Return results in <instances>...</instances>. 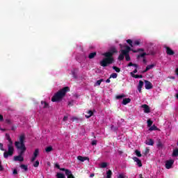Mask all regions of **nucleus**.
I'll use <instances>...</instances> for the list:
<instances>
[{
	"label": "nucleus",
	"mask_w": 178,
	"mask_h": 178,
	"mask_svg": "<svg viewBox=\"0 0 178 178\" xmlns=\"http://www.w3.org/2000/svg\"><path fill=\"white\" fill-rule=\"evenodd\" d=\"M115 54H118L116 47H111L108 51L104 53L102 55L105 58L100 61V66H102V67H106L109 66V65L114 63L115 58H113V55H115Z\"/></svg>",
	"instance_id": "1"
},
{
	"label": "nucleus",
	"mask_w": 178,
	"mask_h": 178,
	"mask_svg": "<svg viewBox=\"0 0 178 178\" xmlns=\"http://www.w3.org/2000/svg\"><path fill=\"white\" fill-rule=\"evenodd\" d=\"M26 136L24 134H22L19 136V141H15V145L17 149H19L20 152H19V156H23L24 155V152L26 151L27 148L26 147V145H24V140Z\"/></svg>",
	"instance_id": "2"
},
{
	"label": "nucleus",
	"mask_w": 178,
	"mask_h": 178,
	"mask_svg": "<svg viewBox=\"0 0 178 178\" xmlns=\"http://www.w3.org/2000/svg\"><path fill=\"white\" fill-rule=\"evenodd\" d=\"M67 91H70V88L68 86L64 87L63 89L58 90L51 98L52 102H58V101H60Z\"/></svg>",
	"instance_id": "3"
},
{
	"label": "nucleus",
	"mask_w": 178,
	"mask_h": 178,
	"mask_svg": "<svg viewBox=\"0 0 178 178\" xmlns=\"http://www.w3.org/2000/svg\"><path fill=\"white\" fill-rule=\"evenodd\" d=\"M125 48H126L125 49L121 50V53L123 54V55H124L127 62H129V60H131V58H130V54H129V52L131 51V48L129 46H126Z\"/></svg>",
	"instance_id": "4"
},
{
	"label": "nucleus",
	"mask_w": 178,
	"mask_h": 178,
	"mask_svg": "<svg viewBox=\"0 0 178 178\" xmlns=\"http://www.w3.org/2000/svg\"><path fill=\"white\" fill-rule=\"evenodd\" d=\"M8 152H4L3 153V157L5 158V159H8L9 156H13V152L15 151V148H13V146H8Z\"/></svg>",
	"instance_id": "5"
},
{
	"label": "nucleus",
	"mask_w": 178,
	"mask_h": 178,
	"mask_svg": "<svg viewBox=\"0 0 178 178\" xmlns=\"http://www.w3.org/2000/svg\"><path fill=\"white\" fill-rule=\"evenodd\" d=\"M173 163L175 161L173 160H168L165 162V168L166 169H171L172 166H173Z\"/></svg>",
	"instance_id": "6"
},
{
	"label": "nucleus",
	"mask_w": 178,
	"mask_h": 178,
	"mask_svg": "<svg viewBox=\"0 0 178 178\" xmlns=\"http://www.w3.org/2000/svg\"><path fill=\"white\" fill-rule=\"evenodd\" d=\"M156 144L159 149H162V148H163V143H162V140L161 139L157 138Z\"/></svg>",
	"instance_id": "7"
},
{
	"label": "nucleus",
	"mask_w": 178,
	"mask_h": 178,
	"mask_svg": "<svg viewBox=\"0 0 178 178\" xmlns=\"http://www.w3.org/2000/svg\"><path fill=\"white\" fill-rule=\"evenodd\" d=\"M132 159L134 161V162H136L138 168H141V166H143V163L141 162V160L138 159V157L134 156L132 158Z\"/></svg>",
	"instance_id": "8"
},
{
	"label": "nucleus",
	"mask_w": 178,
	"mask_h": 178,
	"mask_svg": "<svg viewBox=\"0 0 178 178\" xmlns=\"http://www.w3.org/2000/svg\"><path fill=\"white\" fill-rule=\"evenodd\" d=\"M141 108H143L145 113H149L151 112V108H149V106L147 104H143L141 106Z\"/></svg>",
	"instance_id": "9"
},
{
	"label": "nucleus",
	"mask_w": 178,
	"mask_h": 178,
	"mask_svg": "<svg viewBox=\"0 0 178 178\" xmlns=\"http://www.w3.org/2000/svg\"><path fill=\"white\" fill-rule=\"evenodd\" d=\"M145 87L146 90H151L152 88V83L149 81H145Z\"/></svg>",
	"instance_id": "10"
},
{
	"label": "nucleus",
	"mask_w": 178,
	"mask_h": 178,
	"mask_svg": "<svg viewBox=\"0 0 178 178\" xmlns=\"http://www.w3.org/2000/svg\"><path fill=\"white\" fill-rule=\"evenodd\" d=\"M165 48L167 55L172 56L175 54V51L170 47L165 46Z\"/></svg>",
	"instance_id": "11"
},
{
	"label": "nucleus",
	"mask_w": 178,
	"mask_h": 178,
	"mask_svg": "<svg viewBox=\"0 0 178 178\" xmlns=\"http://www.w3.org/2000/svg\"><path fill=\"white\" fill-rule=\"evenodd\" d=\"M6 138L9 143L8 146H13V141L12 140V138H10L9 134H6Z\"/></svg>",
	"instance_id": "12"
},
{
	"label": "nucleus",
	"mask_w": 178,
	"mask_h": 178,
	"mask_svg": "<svg viewBox=\"0 0 178 178\" xmlns=\"http://www.w3.org/2000/svg\"><path fill=\"white\" fill-rule=\"evenodd\" d=\"M14 161L15 162H23V161H24V157H23V156H14Z\"/></svg>",
	"instance_id": "13"
},
{
	"label": "nucleus",
	"mask_w": 178,
	"mask_h": 178,
	"mask_svg": "<svg viewBox=\"0 0 178 178\" xmlns=\"http://www.w3.org/2000/svg\"><path fill=\"white\" fill-rule=\"evenodd\" d=\"M77 159L81 162H84V161H90V158L87 156H78Z\"/></svg>",
	"instance_id": "14"
},
{
	"label": "nucleus",
	"mask_w": 178,
	"mask_h": 178,
	"mask_svg": "<svg viewBox=\"0 0 178 178\" xmlns=\"http://www.w3.org/2000/svg\"><path fill=\"white\" fill-rule=\"evenodd\" d=\"M65 175L67 178H74V176L72 174V171H70V170H67Z\"/></svg>",
	"instance_id": "15"
},
{
	"label": "nucleus",
	"mask_w": 178,
	"mask_h": 178,
	"mask_svg": "<svg viewBox=\"0 0 178 178\" xmlns=\"http://www.w3.org/2000/svg\"><path fill=\"white\" fill-rule=\"evenodd\" d=\"M143 86L144 82L143 81H139V83L138 85V91H139V92H141V88H143Z\"/></svg>",
	"instance_id": "16"
},
{
	"label": "nucleus",
	"mask_w": 178,
	"mask_h": 178,
	"mask_svg": "<svg viewBox=\"0 0 178 178\" xmlns=\"http://www.w3.org/2000/svg\"><path fill=\"white\" fill-rule=\"evenodd\" d=\"M131 102V99L130 98H125L122 100V104L123 105H127V104H130Z\"/></svg>",
	"instance_id": "17"
},
{
	"label": "nucleus",
	"mask_w": 178,
	"mask_h": 178,
	"mask_svg": "<svg viewBox=\"0 0 178 178\" xmlns=\"http://www.w3.org/2000/svg\"><path fill=\"white\" fill-rule=\"evenodd\" d=\"M41 104L42 105V108L44 109H47V108H49V104L47 103L45 101H42Z\"/></svg>",
	"instance_id": "18"
},
{
	"label": "nucleus",
	"mask_w": 178,
	"mask_h": 178,
	"mask_svg": "<svg viewBox=\"0 0 178 178\" xmlns=\"http://www.w3.org/2000/svg\"><path fill=\"white\" fill-rule=\"evenodd\" d=\"M145 144L147 145H154V140L150 138L148 140H146Z\"/></svg>",
	"instance_id": "19"
},
{
	"label": "nucleus",
	"mask_w": 178,
	"mask_h": 178,
	"mask_svg": "<svg viewBox=\"0 0 178 178\" xmlns=\"http://www.w3.org/2000/svg\"><path fill=\"white\" fill-rule=\"evenodd\" d=\"M92 115H94V113L92 112V111L90 110L88 111V115H86L85 116L86 119H90V118H91Z\"/></svg>",
	"instance_id": "20"
},
{
	"label": "nucleus",
	"mask_w": 178,
	"mask_h": 178,
	"mask_svg": "<svg viewBox=\"0 0 178 178\" xmlns=\"http://www.w3.org/2000/svg\"><path fill=\"white\" fill-rule=\"evenodd\" d=\"M131 51L134 52V54H137V52H144V49L140 48V49H131Z\"/></svg>",
	"instance_id": "21"
},
{
	"label": "nucleus",
	"mask_w": 178,
	"mask_h": 178,
	"mask_svg": "<svg viewBox=\"0 0 178 178\" xmlns=\"http://www.w3.org/2000/svg\"><path fill=\"white\" fill-rule=\"evenodd\" d=\"M71 120L72 122H76V123H79V121L81 122V118H79L77 117H72Z\"/></svg>",
	"instance_id": "22"
},
{
	"label": "nucleus",
	"mask_w": 178,
	"mask_h": 178,
	"mask_svg": "<svg viewBox=\"0 0 178 178\" xmlns=\"http://www.w3.org/2000/svg\"><path fill=\"white\" fill-rule=\"evenodd\" d=\"M97 56V52L90 53L88 56L89 59H94Z\"/></svg>",
	"instance_id": "23"
},
{
	"label": "nucleus",
	"mask_w": 178,
	"mask_h": 178,
	"mask_svg": "<svg viewBox=\"0 0 178 178\" xmlns=\"http://www.w3.org/2000/svg\"><path fill=\"white\" fill-rule=\"evenodd\" d=\"M20 168H21V169H24V170H25V172H27L29 170V167L24 164H21Z\"/></svg>",
	"instance_id": "24"
},
{
	"label": "nucleus",
	"mask_w": 178,
	"mask_h": 178,
	"mask_svg": "<svg viewBox=\"0 0 178 178\" xmlns=\"http://www.w3.org/2000/svg\"><path fill=\"white\" fill-rule=\"evenodd\" d=\"M111 177H112V170H108L106 172V178H111Z\"/></svg>",
	"instance_id": "25"
},
{
	"label": "nucleus",
	"mask_w": 178,
	"mask_h": 178,
	"mask_svg": "<svg viewBox=\"0 0 178 178\" xmlns=\"http://www.w3.org/2000/svg\"><path fill=\"white\" fill-rule=\"evenodd\" d=\"M39 154H40V149H35L34 152H33V156L35 157H38Z\"/></svg>",
	"instance_id": "26"
},
{
	"label": "nucleus",
	"mask_w": 178,
	"mask_h": 178,
	"mask_svg": "<svg viewBox=\"0 0 178 178\" xmlns=\"http://www.w3.org/2000/svg\"><path fill=\"white\" fill-rule=\"evenodd\" d=\"M57 178H66L64 174H62L60 172L57 173L56 175Z\"/></svg>",
	"instance_id": "27"
},
{
	"label": "nucleus",
	"mask_w": 178,
	"mask_h": 178,
	"mask_svg": "<svg viewBox=\"0 0 178 178\" xmlns=\"http://www.w3.org/2000/svg\"><path fill=\"white\" fill-rule=\"evenodd\" d=\"M135 154H136V156H138V158H141V156H142L141 152L136 149V150H135Z\"/></svg>",
	"instance_id": "28"
},
{
	"label": "nucleus",
	"mask_w": 178,
	"mask_h": 178,
	"mask_svg": "<svg viewBox=\"0 0 178 178\" xmlns=\"http://www.w3.org/2000/svg\"><path fill=\"white\" fill-rule=\"evenodd\" d=\"M178 156V148L175 149L172 152V156Z\"/></svg>",
	"instance_id": "29"
},
{
	"label": "nucleus",
	"mask_w": 178,
	"mask_h": 178,
	"mask_svg": "<svg viewBox=\"0 0 178 178\" xmlns=\"http://www.w3.org/2000/svg\"><path fill=\"white\" fill-rule=\"evenodd\" d=\"M146 67L147 70H151V69H154V67H155V64L149 65Z\"/></svg>",
	"instance_id": "30"
},
{
	"label": "nucleus",
	"mask_w": 178,
	"mask_h": 178,
	"mask_svg": "<svg viewBox=\"0 0 178 178\" xmlns=\"http://www.w3.org/2000/svg\"><path fill=\"white\" fill-rule=\"evenodd\" d=\"M124 59V54H123V53H122L118 56V60H123Z\"/></svg>",
	"instance_id": "31"
},
{
	"label": "nucleus",
	"mask_w": 178,
	"mask_h": 178,
	"mask_svg": "<svg viewBox=\"0 0 178 178\" xmlns=\"http://www.w3.org/2000/svg\"><path fill=\"white\" fill-rule=\"evenodd\" d=\"M118 78V74L113 73L110 75V79H117Z\"/></svg>",
	"instance_id": "32"
},
{
	"label": "nucleus",
	"mask_w": 178,
	"mask_h": 178,
	"mask_svg": "<svg viewBox=\"0 0 178 178\" xmlns=\"http://www.w3.org/2000/svg\"><path fill=\"white\" fill-rule=\"evenodd\" d=\"M113 70H115L117 73H120V68L116 67V66H113Z\"/></svg>",
	"instance_id": "33"
},
{
	"label": "nucleus",
	"mask_w": 178,
	"mask_h": 178,
	"mask_svg": "<svg viewBox=\"0 0 178 178\" xmlns=\"http://www.w3.org/2000/svg\"><path fill=\"white\" fill-rule=\"evenodd\" d=\"M127 44H129L130 45V47H131V48H133V40H132L128 39L127 40Z\"/></svg>",
	"instance_id": "34"
},
{
	"label": "nucleus",
	"mask_w": 178,
	"mask_h": 178,
	"mask_svg": "<svg viewBox=\"0 0 178 178\" xmlns=\"http://www.w3.org/2000/svg\"><path fill=\"white\" fill-rule=\"evenodd\" d=\"M124 97H126V95H124V94L120 95H117L116 99H122V98H124Z\"/></svg>",
	"instance_id": "35"
},
{
	"label": "nucleus",
	"mask_w": 178,
	"mask_h": 178,
	"mask_svg": "<svg viewBox=\"0 0 178 178\" xmlns=\"http://www.w3.org/2000/svg\"><path fill=\"white\" fill-rule=\"evenodd\" d=\"M52 149H54L52 148V147L49 146V147H47L45 149V151H46V152H51V151H52Z\"/></svg>",
	"instance_id": "36"
},
{
	"label": "nucleus",
	"mask_w": 178,
	"mask_h": 178,
	"mask_svg": "<svg viewBox=\"0 0 178 178\" xmlns=\"http://www.w3.org/2000/svg\"><path fill=\"white\" fill-rule=\"evenodd\" d=\"M149 130H150V131H154V130H158V127H157L156 126H155V125H153V126H152V127L149 128Z\"/></svg>",
	"instance_id": "37"
},
{
	"label": "nucleus",
	"mask_w": 178,
	"mask_h": 178,
	"mask_svg": "<svg viewBox=\"0 0 178 178\" xmlns=\"http://www.w3.org/2000/svg\"><path fill=\"white\" fill-rule=\"evenodd\" d=\"M154 122H152V120H147V126H148V127H151V126H152V124H153Z\"/></svg>",
	"instance_id": "38"
},
{
	"label": "nucleus",
	"mask_w": 178,
	"mask_h": 178,
	"mask_svg": "<svg viewBox=\"0 0 178 178\" xmlns=\"http://www.w3.org/2000/svg\"><path fill=\"white\" fill-rule=\"evenodd\" d=\"M106 166H108V163H105V162L102 163L101 168H106Z\"/></svg>",
	"instance_id": "39"
},
{
	"label": "nucleus",
	"mask_w": 178,
	"mask_h": 178,
	"mask_svg": "<svg viewBox=\"0 0 178 178\" xmlns=\"http://www.w3.org/2000/svg\"><path fill=\"white\" fill-rule=\"evenodd\" d=\"M148 154H149V149L146 147L145 149L144 155H148Z\"/></svg>",
	"instance_id": "40"
},
{
	"label": "nucleus",
	"mask_w": 178,
	"mask_h": 178,
	"mask_svg": "<svg viewBox=\"0 0 178 178\" xmlns=\"http://www.w3.org/2000/svg\"><path fill=\"white\" fill-rule=\"evenodd\" d=\"M34 168H38L40 166V161H36L35 163L33 164Z\"/></svg>",
	"instance_id": "41"
},
{
	"label": "nucleus",
	"mask_w": 178,
	"mask_h": 178,
	"mask_svg": "<svg viewBox=\"0 0 178 178\" xmlns=\"http://www.w3.org/2000/svg\"><path fill=\"white\" fill-rule=\"evenodd\" d=\"M102 81H104V79L97 81L96 86H101V83H102Z\"/></svg>",
	"instance_id": "42"
},
{
	"label": "nucleus",
	"mask_w": 178,
	"mask_h": 178,
	"mask_svg": "<svg viewBox=\"0 0 178 178\" xmlns=\"http://www.w3.org/2000/svg\"><path fill=\"white\" fill-rule=\"evenodd\" d=\"M131 77H134V79H138V74H135L133 72H131Z\"/></svg>",
	"instance_id": "43"
},
{
	"label": "nucleus",
	"mask_w": 178,
	"mask_h": 178,
	"mask_svg": "<svg viewBox=\"0 0 178 178\" xmlns=\"http://www.w3.org/2000/svg\"><path fill=\"white\" fill-rule=\"evenodd\" d=\"M140 40H135L134 42V45H140Z\"/></svg>",
	"instance_id": "44"
},
{
	"label": "nucleus",
	"mask_w": 178,
	"mask_h": 178,
	"mask_svg": "<svg viewBox=\"0 0 178 178\" xmlns=\"http://www.w3.org/2000/svg\"><path fill=\"white\" fill-rule=\"evenodd\" d=\"M147 56V53L145 52H143V54H140V58H145Z\"/></svg>",
	"instance_id": "45"
},
{
	"label": "nucleus",
	"mask_w": 178,
	"mask_h": 178,
	"mask_svg": "<svg viewBox=\"0 0 178 178\" xmlns=\"http://www.w3.org/2000/svg\"><path fill=\"white\" fill-rule=\"evenodd\" d=\"M147 55H155V51H150L149 52L147 53Z\"/></svg>",
	"instance_id": "46"
},
{
	"label": "nucleus",
	"mask_w": 178,
	"mask_h": 178,
	"mask_svg": "<svg viewBox=\"0 0 178 178\" xmlns=\"http://www.w3.org/2000/svg\"><path fill=\"white\" fill-rule=\"evenodd\" d=\"M0 149L1 151H5V149H3V144L0 143Z\"/></svg>",
	"instance_id": "47"
},
{
	"label": "nucleus",
	"mask_w": 178,
	"mask_h": 178,
	"mask_svg": "<svg viewBox=\"0 0 178 178\" xmlns=\"http://www.w3.org/2000/svg\"><path fill=\"white\" fill-rule=\"evenodd\" d=\"M6 123H8V124H12V121H10V120H9V119H6Z\"/></svg>",
	"instance_id": "48"
},
{
	"label": "nucleus",
	"mask_w": 178,
	"mask_h": 178,
	"mask_svg": "<svg viewBox=\"0 0 178 178\" xmlns=\"http://www.w3.org/2000/svg\"><path fill=\"white\" fill-rule=\"evenodd\" d=\"M13 175H17V169L15 168L13 171Z\"/></svg>",
	"instance_id": "49"
},
{
	"label": "nucleus",
	"mask_w": 178,
	"mask_h": 178,
	"mask_svg": "<svg viewBox=\"0 0 178 178\" xmlns=\"http://www.w3.org/2000/svg\"><path fill=\"white\" fill-rule=\"evenodd\" d=\"M2 163V161H1L0 160V171L3 170V167L2 166V165H1Z\"/></svg>",
	"instance_id": "50"
},
{
	"label": "nucleus",
	"mask_w": 178,
	"mask_h": 178,
	"mask_svg": "<svg viewBox=\"0 0 178 178\" xmlns=\"http://www.w3.org/2000/svg\"><path fill=\"white\" fill-rule=\"evenodd\" d=\"M118 178H124V175L123 174H120Z\"/></svg>",
	"instance_id": "51"
},
{
	"label": "nucleus",
	"mask_w": 178,
	"mask_h": 178,
	"mask_svg": "<svg viewBox=\"0 0 178 178\" xmlns=\"http://www.w3.org/2000/svg\"><path fill=\"white\" fill-rule=\"evenodd\" d=\"M91 144L92 145H97V140H92Z\"/></svg>",
	"instance_id": "52"
},
{
	"label": "nucleus",
	"mask_w": 178,
	"mask_h": 178,
	"mask_svg": "<svg viewBox=\"0 0 178 178\" xmlns=\"http://www.w3.org/2000/svg\"><path fill=\"white\" fill-rule=\"evenodd\" d=\"M60 170L62 172H65V175H66V171H67V170H69L65 169V168H60Z\"/></svg>",
	"instance_id": "53"
},
{
	"label": "nucleus",
	"mask_w": 178,
	"mask_h": 178,
	"mask_svg": "<svg viewBox=\"0 0 178 178\" xmlns=\"http://www.w3.org/2000/svg\"><path fill=\"white\" fill-rule=\"evenodd\" d=\"M37 157H35V156H33L32 158H31V162H34V161H35V159H36Z\"/></svg>",
	"instance_id": "54"
},
{
	"label": "nucleus",
	"mask_w": 178,
	"mask_h": 178,
	"mask_svg": "<svg viewBox=\"0 0 178 178\" xmlns=\"http://www.w3.org/2000/svg\"><path fill=\"white\" fill-rule=\"evenodd\" d=\"M67 119H68L67 116H64L63 120V122H66L67 120Z\"/></svg>",
	"instance_id": "55"
},
{
	"label": "nucleus",
	"mask_w": 178,
	"mask_h": 178,
	"mask_svg": "<svg viewBox=\"0 0 178 178\" xmlns=\"http://www.w3.org/2000/svg\"><path fill=\"white\" fill-rule=\"evenodd\" d=\"M55 166H56V168L57 169H60V165H59V164L56 163V164H55Z\"/></svg>",
	"instance_id": "56"
},
{
	"label": "nucleus",
	"mask_w": 178,
	"mask_h": 178,
	"mask_svg": "<svg viewBox=\"0 0 178 178\" xmlns=\"http://www.w3.org/2000/svg\"><path fill=\"white\" fill-rule=\"evenodd\" d=\"M3 120V115L0 114V122H2Z\"/></svg>",
	"instance_id": "57"
},
{
	"label": "nucleus",
	"mask_w": 178,
	"mask_h": 178,
	"mask_svg": "<svg viewBox=\"0 0 178 178\" xmlns=\"http://www.w3.org/2000/svg\"><path fill=\"white\" fill-rule=\"evenodd\" d=\"M134 63L130 62L129 64H128V67H130V66H134Z\"/></svg>",
	"instance_id": "58"
},
{
	"label": "nucleus",
	"mask_w": 178,
	"mask_h": 178,
	"mask_svg": "<svg viewBox=\"0 0 178 178\" xmlns=\"http://www.w3.org/2000/svg\"><path fill=\"white\" fill-rule=\"evenodd\" d=\"M134 67H136V69H137L138 67V65L134 63Z\"/></svg>",
	"instance_id": "59"
},
{
	"label": "nucleus",
	"mask_w": 178,
	"mask_h": 178,
	"mask_svg": "<svg viewBox=\"0 0 178 178\" xmlns=\"http://www.w3.org/2000/svg\"><path fill=\"white\" fill-rule=\"evenodd\" d=\"M106 83H111V77H109V79L106 80Z\"/></svg>",
	"instance_id": "60"
},
{
	"label": "nucleus",
	"mask_w": 178,
	"mask_h": 178,
	"mask_svg": "<svg viewBox=\"0 0 178 178\" xmlns=\"http://www.w3.org/2000/svg\"><path fill=\"white\" fill-rule=\"evenodd\" d=\"M137 68H136L133 72L132 73H134V74H136V73H137Z\"/></svg>",
	"instance_id": "61"
},
{
	"label": "nucleus",
	"mask_w": 178,
	"mask_h": 178,
	"mask_svg": "<svg viewBox=\"0 0 178 178\" xmlns=\"http://www.w3.org/2000/svg\"><path fill=\"white\" fill-rule=\"evenodd\" d=\"M148 69L146 67L145 70L144 71H143V73H147V72H148Z\"/></svg>",
	"instance_id": "62"
},
{
	"label": "nucleus",
	"mask_w": 178,
	"mask_h": 178,
	"mask_svg": "<svg viewBox=\"0 0 178 178\" xmlns=\"http://www.w3.org/2000/svg\"><path fill=\"white\" fill-rule=\"evenodd\" d=\"M118 154H119L120 155H122V154H123V152H122V150H119V151H118Z\"/></svg>",
	"instance_id": "63"
},
{
	"label": "nucleus",
	"mask_w": 178,
	"mask_h": 178,
	"mask_svg": "<svg viewBox=\"0 0 178 178\" xmlns=\"http://www.w3.org/2000/svg\"><path fill=\"white\" fill-rule=\"evenodd\" d=\"M175 73H176V74L178 76V67L176 69Z\"/></svg>",
	"instance_id": "64"
}]
</instances>
